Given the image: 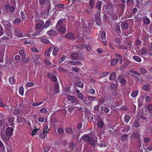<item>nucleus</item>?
Here are the masks:
<instances>
[{
    "mask_svg": "<svg viewBox=\"0 0 152 152\" xmlns=\"http://www.w3.org/2000/svg\"><path fill=\"white\" fill-rule=\"evenodd\" d=\"M94 137L91 134H84L82 137L83 140L86 142H88L90 145L93 146H95L97 141L94 139Z\"/></svg>",
    "mask_w": 152,
    "mask_h": 152,
    "instance_id": "1",
    "label": "nucleus"
},
{
    "mask_svg": "<svg viewBox=\"0 0 152 152\" xmlns=\"http://www.w3.org/2000/svg\"><path fill=\"white\" fill-rule=\"evenodd\" d=\"M115 56L116 58L112 60L111 61L110 65L111 66H113L116 65L119 61L120 64H121L123 62V58L121 55L116 53Z\"/></svg>",
    "mask_w": 152,
    "mask_h": 152,
    "instance_id": "2",
    "label": "nucleus"
},
{
    "mask_svg": "<svg viewBox=\"0 0 152 152\" xmlns=\"http://www.w3.org/2000/svg\"><path fill=\"white\" fill-rule=\"evenodd\" d=\"M13 129L10 127H8L6 130L5 133L2 136L3 139L4 140H8L10 137L13 135Z\"/></svg>",
    "mask_w": 152,
    "mask_h": 152,
    "instance_id": "3",
    "label": "nucleus"
},
{
    "mask_svg": "<svg viewBox=\"0 0 152 152\" xmlns=\"http://www.w3.org/2000/svg\"><path fill=\"white\" fill-rule=\"evenodd\" d=\"M74 133L75 131L73 130L71 127H69L67 128V134L68 133L70 135H71L72 138L73 139H75L78 137L80 135L79 134H76Z\"/></svg>",
    "mask_w": 152,
    "mask_h": 152,
    "instance_id": "4",
    "label": "nucleus"
},
{
    "mask_svg": "<svg viewBox=\"0 0 152 152\" xmlns=\"http://www.w3.org/2000/svg\"><path fill=\"white\" fill-rule=\"evenodd\" d=\"M118 81L122 85H125L127 83V81L124 77L123 75H119L117 77Z\"/></svg>",
    "mask_w": 152,
    "mask_h": 152,
    "instance_id": "5",
    "label": "nucleus"
},
{
    "mask_svg": "<svg viewBox=\"0 0 152 152\" xmlns=\"http://www.w3.org/2000/svg\"><path fill=\"white\" fill-rule=\"evenodd\" d=\"M19 53L21 56L22 60L25 59L26 58L28 57L27 53L23 49L20 50L19 51Z\"/></svg>",
    "mask_w": 152,
    "mask_h": 152,
    "instance_id": "6",
    "label": "nucleus"
},
{
    "mask_svg": "<svg viewBox=\"0 0 152 152\" xmlns=\"http://www.w3.org/2000/svg\"><path fill=\"white\" fill-rule=\"evenodd\" d=\"M50 48H51V50L53 49L52 53L53 55L54 56H56L59 50L60 49L59 48L53 45Z\"/></svg>",
    "mask_w": 152,
    "mask_h": 152,
    "instance_id": "7",
    "label": "nucleus"
},
{
    "mask_svg": "<svg viewBox=\"0 0 152 152\" xmlns=\"http://www.w3.org/2000/svg\"><path fill=\"white\" fill-rule=\"evenodd\" d=\"M15 36L18 37H21L23 36V34L20 28H16L15 31Z\"/></svg>",
    "mask_w": 152,
    "mask_h": 152,
    "instance_id": "8",
    "label": "nucleus"
},
{
    "mask_svg": "<svg viewBox=\"0 0 152 152\" xmlns=\"http://www.w3.org/2000/svg\"><path fill=\"white\" fill-rule=\"evenodd\" d=\"M32 58L34 60V63L36 64H38L39 63V61L41 60L39 55H34L32 56Z\"/></svg>",
    "mask_w": 152,
    "mask_h": 152,
    "instance_id": "9",
    "label": "nucleus"
},
{
    "mask_svg": "<svg viewBox=\"0 0 152 152\" xmlns=\"http://www.w3.org/2000/svg\"><path fill=\"white\" fill-rule=\"evenodd\" d=\"M68 101L70 103L73 104L75 102L76 98L75 96L69 95L68 97Z\"/></svg>",
    "mask_w": 152,
    "mask_h": 152,
    "instance_id": "10",
    "label": "nucleus"
},
{
    "mask_svg": "<svg viewBox=\"0 0 152 152\" xmlns=\"http://www.w3.org/2000/svg\"><path fill=\"white\" fill-rule=\"evenodd\" d=\"M78 97L83 102H86L87 101V99L86 97H84L82 93H79L77 95Z\"/></svg>",
    "mask_w": 152,
    "mask_h": 152,
    "instance_id": "11",
    "label": "nucleus"
},
{
    "mask_svg": "<svg viewBox=\"0 0 152 152\" xmlns=\"http://www.w3.org/2000/svg\"><path fill=\"white\" fill-rule=\"evenodd\" d=\"M15 119V118L13 116H11L9 117L8 121L10 124V126H12L13 125H15L14 123Z\"/></svg>",
    "mask_w": 152,
    "mask_h": 152,
    "instance_id": "12",
    "label": "nucleus"
},
{
    "mask_svg": "<svg viewBox=\"0 0 152 152\" xmlns=\"http://www.w3.org/2000/svg\"><path fill=\"white\" fill-rule=\"evenodd\" d=\"M116 79V74L115 72L110 73L109 79L110 80H114Z\"/></svg>",
    "mask_w": 152,
    "mask_h": 152,
    "instance_id": "13",
    "label": "nucleus"
},
{
    "mask_svg": "<svg viewBox=\"0 0 152 152\" xmlns=\"http://www.w3.org/2000/svg\"><path fill=\"white\" fill-rule=\"evenodd\" d=\"M97 121V125L98 128L99 129L103 127L104 126V123L102 119L99 121L98 120Z\"/></svg>",
    "mask_w": 152,
    "mask_h": 152,
    "instance_id": "14",
    "label": "nucleus"
},
{
    "mask_svg": "<svg viewBox=\"0 0 152 152\" xmlns=\"http://www.w3.org/2000/svg\"><path fill=\"white\" fill-rule=\"evenodd\" d=\"M147 50L145 48H143L140 50V53L143 56H146L147 53Z\"/></svg>",
    "mask_w": 152,
    "mask_h": 152,
    "instance_id": "15",
    "label": "nucleus"
},
{
    "mask_svg": "<svg viewBox=\"0 0 152 152\" xmlns=\"http://www.w3.org/2000/svg\"><path fill=\"white\" fill-rule=\"evenodd\" d=\"M63 23V21L62 19H61L59 20L57 23L56 26V30H58L59 26H61Z\"/></svg>",
    "mask_w": 152,
    "mask_h": 152,
    "instance_id": "16",
    "label": "nucleus"
},
{
    "mask_svg": "<svg viewBox=\"0 0 152 152\" xmlns=\"http://www.w3.org/2000/svg\"><path fill=\"white\" fill-rule=\"evenodd\" d=\"M133 59L136 61L140 62L142 61V59L140 57L137 56H133Z\"/></svg>",
    "mask_w": 152,
    "mask_h": 152,
    "instance_id": "17",
    "label": "nucleus"
},
{
    "mask_svg": "<svg viewBox=\"0 0 152 152\" xmlns=\"http://www.w3.org/2000/svg\"><path fill=\"white\" fill-rule=\"evenodd\" d=\"M58 29L62 34H64L66 31V27L65 26H61L58 28Z\"/></svg>",
    "mask_w": 152,
    "mask_h": 152,
    "instance_id": "18",
    "label": "nucleus"
},
{
    "mask_svg": "<svg viewBox=\"0 0 152 152\" xmlns=\"http://www.w3.org/2000/svg\"><path fill=\"white\" fill-rule=\"evenodd\" d=\"M48 34L50 36L56 35L57 34V32L54 30H50L47 32Z\"/></svg>",
    "mask_w": 152,
    "mask_h": 152,
    "instance_id": "19",
    "label": "nucleus"
},
{
    "mask_svg": "<svg viewBox=\"0 0 152 152\" xmlns=\"http://www.w3.org/2000/svg\"><path fill=\"white\" fill-rule=\"evenodd\" d=\"M102 2L98 1L96 4V7L99 10H100L101 8Z\"/></svg>",
    "mask_w": 152,
    "mask_h": 152,
    "instance_id": "20",
    "label": "nucleus"
},
{
    "mask_svg": "<svg viewBox=\"0 0 152 152\" xmlns=\"http://www.w3.org/2000/svg\"><path fill=\"white\" fill-rule=\"evenodd\" d=\"M125 5L124 3H120L118 5V8L122 10V11L123 12H124V10L125 9L124 7Z\"/></svg>",
    "mask_w": 152,
    "mask_h": 152,
    "instance_id": "21",
    "label": "nucleus"
},
{
    "mask_svg": "<svg viewBox=\"0 0 152 152\" xmlns=\"http://www.w3.org/2000/svg\"><path fill=\"white\" fill-rule=\"evenodd\" d=\"M116 46L118 49H126L127 48L126 46L122 45H116Z\"/></svg>",
    "mask_w": 152,
    "mask_h": 152,
    "instance_id": "22",
    "label": "nucleus"
},
{
    "mask_svg": "<svg viewBox=\"0 0 152 152\" xmlns=\"http://www.w3.org/2000/svg\"><path fill=\"white\" fill-rule=\"evenodd\" d=\"M100 12H96L94 16L95 21H96L97 20L100 19Z\"/></svg>",
    "mask_w": 152,
    "mask_h": 152,
    "instance_id": "23",
    "label": "nucleus"
},
{
    "mask_svg": "<svg viewBox=\"0 0 152 152\" xmlns=\"http://www.w3.org/2000/svg\"><path fill=\"white\" fill-rule=\"evenodd\" d=\"M117 87V85L116 84L114 83H112L110 86V90H114L116 89Z\"/></svg>",
    "mask_w": 152,
    "mask_h": 152,
    "instance_id": "24",
    "label": "nucleus"
},
{
    "mask_svg": "<svg viewBox=\"0 0 152 152\" xmlns=\"http://www.w3.org/2000/svg\"><path fill=\"white\" fill-rule=\"evenodd\" d=\"M89 5L90 9H93L94 6V0H90L89 1Z\"/></svg>",
    "mask_w": 152,
    "mask_h": 152,
    "instance_id": "25",
    "label": "nucleus"
},
{
    "mask_svg": "<svg viewBox=\"0 0 152 152\" xmlns=\"http://www.w3.org/2000/svg\"><path fill=\"white\" fill-rule=\"evenodd\" d=\"M139 70L141 73L143 75L146 74L147 73V70L143 68H140Z\"/></svg>",
    "mask_w": 152,
    "mask_h": 152,
    "instance_id": "26",
    "label": "nucleus"
},
{
    "mask_svg": "<svg viewBox=\"0 0 152 152\" xmlns=\"http://www.w3.org/2000/svg\"><path fill=\"white\" fill-rule=\"evenodd\" d=\"M149 85L148 84H146L144 85L142 87V89L144 91H149Z\"/></svg>",
    "mask_w": 152,
    "mask_h": 152,
    "instance_id": "27",
    "label": "nucleus"
},
{
    "mask_svg": "<svg viewBox=\"0 0 152 152\" xmlns=\"http://www.w3.org/2000/svg\"><path fill=\"white\" fill-rule=\"evenodd\" d=\"M59 84L58 83H56L55 85L54 91L55 92L58 93L59 92Z\"/></svg>",
    "mask_w": 152,
    "mask_h": 152,
    "instance_id": "28",
    "label": "nucleus"
},
{
    "mask_svg": "<svg viewBox=\"0 0 152 152\" xmlns=\"http://www.w3.org/2000/svg\"><path fill=\"white\" fill-rule=\"evenodd\" d=\"M9 81L11 84L13 85L15 83V80L13 77H11L9 78Z\"/></svg>",
    "mask_w": 152,
    "mask_h": 152,
    "instance_id": "29",
    "label": "nucleus"
},
{
    "mask_svg": "<svg viewBox=\"0 0 152 152\" xmlns=\"http://www.w3.org/2000/svg\"><path fill=\"white\" fill-rule=\"evenodd\" d=\"M129 28V24L127 22H125L121 26L122 29H127Z\"/></svg>",
    "mask_w": 152,
    "mask_h": 152,
    "instance_id": "30",
    "label": "nucleus"
},
{
    "mask_svg": "<svg viewBox=\"0 0 152 152\" xmlns=\"http://www.w3.org/2000/svg\"><path fill=\"white\" fill-rule=\"evenodd\" d=\"M101 109L106 113H108L110 111L109 109L107 107L102 106L101 107Z\"/></svg>",
    "mask_w": 152,
    "mask_h": 152,
    "instance_id": "31",
    "label": "nucleus"
},
{
    "mask_svg": "<svg viewBox=\"0 0 152 152\" xmlns=\"http://www.w3.org/2000/svg\"><path fill=\"white\" fill-rule=\"evenodd\" d=\"M138 94V91L136 90L132 92L131 93V96L133 98H135L136 97Z\"/></svg>",
    "mask_w": 152,
    "mask_h": 152,
    "instance_id": "32",
    "label": "nucleus"
},
{
    "mask_svg": "<svg viewBox=\"0 0 152 152\" xmlns=\"http://www.w3.org/2000/svg\"><path fill=\"white\" fill-rule=\"evenodd\" d=\"M24 118L21 115H18L17 117V121L18 123H21L23 121Z\"/></svg>",
    "mask_w": 152,
    "mask_h": 152,
    "instance_id": "33",
    "label": "nucleus"
},
{
    "mask_svg": "<svg viewBox=\"0 0 152 152\" xmlns=\"http://www.w3.org/2000/svg\"><path fill=\"white\" fill-rule=\"evenodd\" d=\"M51 22V21L50 20L46 21L44 26V28L45 29L47 28L50 26Z\"/></svg>",
    "mask_w": 152,
    "mask_h": 152,
    "instance_id": "34",
    "label": "nucleus"
},
{
    "mask_svg": "<svg viewBox=\"0 0 152 152\" xmlns=\"http://www.w3.org/2000/svg\"><path fill=\"white\" fill-rule=\"evenodd\" d=\"M71 71L74 72H77L79 71V68L77 67L74 68L72 66H71L69 68Z\"/></svg>",
    "mask_w": 152,
    "mask_h": 152,
    "instance_id": "35",
    "label": "nucleus"
},
{
    "mask_svg": "<svg viewBox=\"0 0 152 152\" xmlns=\"http://www.w3.org/2000/svg\"><path fill=\"white\" fill-rule=\"evenodd\" d=\"M47 132H45L44 131H43L42 133H41L40 135V137L42 139H44L46 137L48 133Z\"/></svg>",
    "mask_w": 152,
    "mask_h": 152,
    "instance_id": "36",
    "label": "nucleus"
},
{
    "mask_svg": "<svg viewBox=\"0 0 152 152\" xmlns=\"http://www.w3.org/2000/svg\"><path fill=\"white\" fill-rule=\"evenodd\" d=\"M52 51V50L51 49V48H49L48 50H46L45 53V56H48L50 58V53Z\"/></svg>",
    "mask_w": 152,
    "mask_h": 152,
    "instance_id": "37",
    "label": "nucleus"
},
{
    "mask_svg": "<svg viewBox=\"0 0 152 152\" xmlns=\"http://www.w3.org/2000/svg\"><path fill=\"white\" fill-rule=\"evenodd\" d=\"M130 116L128 115H126L124 118V121L125 123H128L130 119Z\"/></svg>",
    "mask_w": 152,
    "mask_h": 152,
    "instance_id": "38",
    "label": "nucleus"
},
{
    "mask_svg": "<svg viewBox=\"0 0 152 152\" xmlns=\"http://www.w3.org/2000/svg\"><path fill=\"white\" fill-rule=\"evenodd\" d=\"M70 63L72 65H82L83 64L80 61H71Z\"/></svg>",
    "mask_w": 152,
    "mask_h": 152,
    "instance_id": "39",
    "label": "nucleus"
},
{
    "mask_svg": "<svg viewBox=\"0 0 152 152\" xmlns=\"http://www.w3.org/2000/svg\"><path fill=\"white\" fill-rule=\"evenodd\" d=\"M106 38V33L104 31L102 32L100 39L101 40H104Z\"/></svg>",
    "mask_w": 152,
    "mask_h": 152,
    "instance_id": "40",
    "label": "nucleus"
},
{
    "mask_svg": "<svg viewBox=\"0 0 152 152\" xmlns=\"http://www.w3.org/2000/svg\"><path fill=\"white\" fill-rule=\"evenodd\" d=\"M75 144L73 143V142H71L70 144H69V147L68 148L69 149H70L71 150H73L75 147Z\"/></svg>",
    "mask_w": 152,
    "mask_h": 152,
    "instance_id": "41",
    "label": "nucleus"
},
{
    "mask_svg": "<svg viewBox=\"0 0 152 152\" xmlns=\"http://www.w3.org/2000/svg\"><path fill=\"white\" fill-rule=\"evenodd\" d=\"M81 25V27L85 29L86 28H87V24L85 22V20H82L81 23H80V25Z\"/></svg>",
    "mask_w": 152,
    "mask_h": 152,
    "instance_id": "42",
    "label": "nucleus"
},
{
    "mask_svg": "<svg viewBox=\"0 0 152 152\" xmlns=\"http://www.w3.org/2000/svg\"><path fill=\"white\" fill-rule=\"evenodd\" d=\"M115 31L118 33L120 34L121 32V31L120 30V26L117 25H115Z\"/></svg>",
    "mask_w": 152,
    "mask_h": 152,
    "instance_id": "43",
    "label": "nucleus"
},
{
    "mask_svg": "<svg viewBox=\"0 0 152 152\" xmlns=\"http://www.w3.org/2000/svg\"><path fill=\"white\" fill-rule=\"evenodd\" d=\"M40 112L41 113L44 114H46L48 112L47 109L45 108H42L40 109Z\"/></svg>",
    "mask_w": 152,
    "mask_h": 152,
    "instance_id": "44",
    "label": "nucleus"
},
{
    "mask_svg": "<svg viewBox=\"0 0 152 152\" xmlns=\"http://www.w3.org/2000/svg\"><path fill=\"white\" fill-rule=\"evenodd\" d=\"M20 94L21 96H23L24 94V88L23 87L20 86L19 88V90Z\"/></svg>",
    "mask_w": 152,
    "mask_h": 152,
    "instance_id": "45",
    "label": "nucleus"
},
{
    "mask_svg": "<svg viewBox=\"0 0 152 152\" xmlns=\"http://www.w3.org/2000/svg\"><path fill=\"white\" fill-rule=\"evenodd\" d=\"M128 138V135L126 134L122 135L121 136V140L122 141L124 142Z\"/></svg>",
    "mask_w": 152,
    "mask_h": 152,
    "instance_id": "46",
    "label": "nucleus"
},
{
    "mask_svg": "<svg viewBox=\"0 0 152 152\" xmlns=\"http://www.w3.org/2000/svg\"><path fill=\"white\" fill-rule=\"evenodd\" d=\"M40 41L45 44H48L50 42V41L49 40L45 38H41L40 39Z\"/></svg>",
    "mask_w": 152,
    "mask_h": 152,
    "instance_id": "47",
    "label": "nucleus"
},
{
    "mask_svg": "<svg viewBox=\"0 0 152 152\" xmlns=\"http://www.w3.org/2000/svg\"><path fill=\"white\" fill-rule=\"evenodd\" d=\"M21 22V20L20 19L18 18H15L14 20L13 21V23L16 24H19Z\"/></svg>",
    "mask_w": 152,
    "mask_h": 152,
    "instance_id": "48",
    "label": "nucleus"
},
{
    "mask_svg": "<svg viewBox=\"0 0 152 152\" xmlns=\"http://www.w3.org/2000/svg\"><path fill=\"white\" fill-rule=\"evenodd\" d=\"M78 57V54L76 53H74L72 54L71 57L72 59L74 60H76Z\"/></svg>",
    "mask_w": 152,
    "mask_h": 152,
    "instance_id": "49",
    "label": "nucleus"
},
{
    "mask_svg": "<svg viewBox=\"0 0 152 152\" xmlns=\"http://www.w3.org/2000/svg\"><path fill=\"white\" fill-rule=\"evenodd\" d=\"M50 130V129H48V126L47 125H45L44 126L43 131H44L45 132H47L48 133V132Z\"/></svg>",
    "mask_w": 152,
    "mask_h": 152,
    "instance_id": "50",
    "label": "nucleus"
},
{
    "mask_svg": "<svg viewBox=\"0 0 152 152\" xmlns=\"http://www.w3.org/2000/svg\"><path fill=\"white\" fill-rule=\"evenodd\" d=\"M20 113V111L18 109H15L13 112V114L15 115H17Z\"/></svg>",
    "mask_w": 152,
    "mask_h": 152,
    "instance_id": "51",
    "label": "nucleus"
},
{
    "mask_svg": "<svg viewBox=\"0 0 152 152\" xmlns=\"http://www.w3.org/2000/svg\"><path fill=\"white\" fill-rule=\"evenodd\" d=\"M20 14L21 18L23 20H25L26 18L25 13L23 11H21L20 12Z\"/></svg>",
    "mask_w": 152,
    "mask_h": 152,
    "instance_id": "52",
    "label": "nucleus"
},
{
    "mask_svg": "<svg viewBox=\"0 0 152 152\" xmlns=\"http://www.w3.org/2000/svg\"><path fill=\"white\" fill-rule=\"evenodd\" d=\"M57 69L59 72H66V70L63 68L61 67H59L57 68Z\"/></svg>",
    "mask_w": 152,
    "mask_h": 152,
    "instance_id": "53",
    "label": "nucleus"
},
{
    "mask_svg": "<svg viewBox=\"0 0 152 152\" xmlns=\"http://www.w3.org/2000/svg\"><path fill=\"white\" fill-rule=\"evenodd\" d=\"M143 21L144 23L145 24H148L150 23V20L147 18H145L144 19Z\"/></svg>",
    "mask_w": 152,
    "mask_h": 152,
    "instance_id": "54",
    "label": "nucleus"
},
{
    "mask_svg": "<svg viewBox=\"0 0 152 152\" xmlns=\"http://www.w3.org/2000/svg\"><path fill=\"white\" fill-rule=\"evenodd\" d=\"M74 37V34L71 33H68L67 34V37L69 39L73 38Z\"/></svg>",
    "mask_w": 152,
    "mask_h": 152,
    "instance_id": "55",
    "label": "nucleus"
},
{
    "mask_svg": "<svg viewBox=\"0 0 152 152\" xmlns=\"http://www.w3.org/2000/svg\"><path fill=\"white\" fill-rule=\"evenodd\" d=\"M34 83L33 82H29L26 83V86L27 87H30L34 86Z\"/></svg>",
    "mask_w": 152,
    "mask_h": 152,
    "instance_id": "56",
    "label": "nucleus"
},
{
    "mask_svg": "<svg viewBox=\"0 0 152 152\" xmlns=\"http://www.w3.org/2000/svg\"><path fill=\"white\" fill-rule=\"evenodd\" d=\"M114 41L118 44H120L121 42V40L118 37H117L114 39Z\"/></svg>",
    "mask_w": 152,
    "mask_h": 152,
    "instance_id": "57",
    "label": "nucleus"
},
{
    "mask_svg": "<svg viewBox=\"0 0 152 152\" xmlns=\"http://www.w3.org/2000/svg\"><path fill=\"white\" fill-rule=\"evenodd\" d=\"M109 75V72H102L101 73V75L102 77H107Z\"/></svg>",
    "mask_w": 152,
    "mask_h": 152,
    "instance_id": "58",
    "label": "nucleus"
},
{
    "mask_svg": "<svg viewBox=\"0 0 152 152\" xmlns=\"http://www.w3.org/2000/svg\"><path fill=\"white\" fill-rule=\"evenodd\" d=\"M95 96H88V100L91 102H93L95 99Z\"/></svg>",
    "mask_w": 152,
    "mask_h": 152,
    "instance_id": "59",
    "label": "nucleus"
},
{
    "mask_svg": "<svg viewBox=\"0 0 152 152\" xmlns=\"http://www.w3.org/2000/svg\"><path fill=\"white\" fill-rule=\"evenodd\" d=\"M140 125V124L138 121H134V127L135 128H137Z\"/></svg>",
    "mask_w": 152,
    "mask_h": 152,
    "instance_id": "60",
    "label": "nucleus"
},
{
    "mask_svg": "<svg viewBox=\"0 0 152 152\" xmlns=\"http://www.w3.org/2000/svg\"><path fill=\"white\" fill-rule=\"evenodd\" d=\"M66 57L65 56L63 55L61 58L59 60L58 62L59 63H61L66 58Z\"/></svg>",
    "mask_w": 152,
    "mask_h": 152,
    "instance_id": "61",
    "label": "nucleus"
},
{
    "mask_svg": "<svg viewBox=\"0 0 152 152\" xmlns=\"http://www.w3.org/2000/svg\"><path fill=\"white\" fill-rule=\"evenodd\" d=\"M42 27V25L41 24L39 23H37L36 25V28L37 29H41Z\"/></svg>",
    "mask_w": 152,
    "mask_h": 152,
    "instance_id": "62",
    "label": "nucleus"
},
{
    "mask_svg": "<svg viewBox=\"0 0 152 152\" xmlns=\"http://www.w3.org/2000/svg\"><path fill=\"white\" fill-rule=\"evenodd\" d=\"M133 135L134 137L136 138H138L140 137L139 134L137 132L134 133Z\"/></svg>",
    "mask_w": 152,
    "mask_h": 152,
    "instance_id": "63",
    "label": "nucleus"
},
{
    "mask_svg": "<svg viewBox=\"0 0 152 152\" xmlns=\"http://www.w3.org/2000/svg\"><path fill=\"white\" fill-rule=\"evenodd\" d=\"M147 109L149 111H152V104H150L148 105L147 107Z\"/></svg>",
    "mask_w": 152,
    "mask_h": 152,
    "instance_id": "64",
    "label": "nucleus"
}]
</instances>
